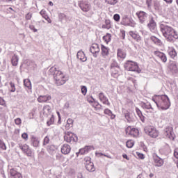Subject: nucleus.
<instances>
[{
    "label": "nucleus",
    "mask_w": 178,
    "mask_h": 178,
    "mask_svg": "<svg viewBox=\"0 0 178 178\" xmlns=\"http://www.w3.org/2000/svg\"><path fill=\"white\" fill-rule=\"evenodd\" d=\"M113 19L115 22H119V20H120V15H119V14H115L113 16Z\"/></svg>",
    "instance_id": "51"
},
{
    "label": "nucleus",
    "mask_w": 178,
    "mask_h": 178,
    "mask_svg": "<svg viewBox=\"0 0 178 178\" xmlns=\"http://www.w3.org/2000/svg\"><path fill=\"white\" fill-rule=\"evenodd\" d=\"M106 24H104L102 26L103 29H107V30H109L111 29V21L110 20H106L105 22Z\"/></svg>",
    "instance_id": "37"
},
{
    "label": "nucleus",
    "mask_w": 178,
    "mask_h": 178,
    "mask_svg": "<svg viewBox=\"0 0 178 178\" xmlns=\"http://www.w3.org/2000/svg\"><path fill=\"white\" fill-rule=\"evenodd\" d=\"M145 133L152 137V138H156L159 132L156 130V128L152 126H146L144 129Z\"/></svg>",
    "instance_id": "3"
},
{
    "label": "nucleus",
    "mask_w": 178,
    "mask_h": 178,
    "mask_svg": "<svg viewBox=\"0 0 178 178\" xmlns=\"http://www.w3.org/2000/svg\"><path fill=\"white\" fill-rule=\"evenodd\" d=\"M32 16H33V14L29 13L26 15L25 18L26 19V20H30Z\"/></svg>",
    "instance_id": "54"
},
{
    "label": "nucleus",
    "mask_w": 178,
    "mask_h": 178,
    "mask_svg": "<svg viewBox=\"0 0 178 178\" xmlns=\"http://www.w3.org/2000/svg\"><path fill=\"white\" fill-rule=\"evenodd\" d=\"M138 158H140V159H144V154H141V153H138V152H136Z\"/></svg>",
    "instance_id": "60"
},
{
    "label": "nucleus",
    "mask_w": 178,
    "mask_h": 178,
    "mask_svg": "<svg viewBox=\"0 0 178 178\" xmlns=\"http://www.w3.org/2000/svg\"><path fill=\"white\" fill-rule=\"evenodd\" d=\"M122 26H130V18L127 15H124L121 22Z\"/></svg>",
    "instance_id": "24"
},
{
    "label": "nucleus",
    "mask_w": 178,
    "mask_h": 178,
    "mask_svg": "<svg viewBox=\"0 0 178 178\" xmlns=\"http://www.w3.org/2000/svg\"><path fill=\"white\" fill-rule=\"evenodd\" d=\"M81 93L83 95H86L87 94V87L82 86H81Z\"/></svg>",
    "instance_id": "47"
},
{
    "label": "nucleus",
    "mask_w": 178,
    "mask_h": 178,
    "mask_svg": "<svg viewBox=\"0 0 178 178\" xmlns=\"http://www.w3.org/2000/svg\"><path fill=\"white\" fill-rule=\"evenodd\" d=\"M19 148L24 152V154H26L28 156H31V149H30V147L29 145L24 144V145H19Z\"/></svg>",
    "instance_id": "12"
},
{
    "label": "nucleus",
    "mask_w": 178,
    "mask_h": 178,
    "mask_svg": "<svg viewBox=\"0 0 178 178\" xmlns=\"http://www.w3.org/2000/svg\"><path fill=\"white\" fill-rule=\"evenodd\" d=\"M10 92H15V91H16V87L13 82H10Z\"/></svg>",
    "instance_id": "39"
},
{
    "label": "nucleus",
    "mask_w": 178,
    "mask_h": 178,
    "mask_svg": "<svg viewBox=\"0 0 178 178\" xmlns=\"http://www.w3.org/2000/svg\"><path fill=\"white\" fill-rule=\"evenodd\" d=\"M121 34H122V40H124L126 37V31L124 30H121Z\"/></svg>",
    "instance_id": "59"
},
{
    "label": "nucleus",
    "mask_w": 178,
    "mask_h": 178,
    "mask_svg": "<svg viewBox=\"0 0 178 178\" xmlns=\"http://www.w3.org/2000/svg\"><path fill=\"white\" fill-rule=\"evenodd\" d=\"M76 58L77 59L81 60V62H86L87 60V57L83 51H79L77 52Z\"/></svg>",
    "instance_id": "22"
},
{
    "label": "nucleus",
    "mask_w": 178,
    "mask_h": 178,
    "mask_svg": "<svg viewBox=\"0 0 178 178\" xmlns=\"http://www.w3.org/2000/svg\"><path fill=\"white\" fill-rule=\"evenodd\" d=\"M150 40L156 44V45H161L162 44V41H161V39L152 36L150 37Z\"/></svg>",
    "instance_id": "30"
},
{
    "label": "nucleus",
    "mask_w": 178,
    "mask_h": 178,
    "mask_svg": "<svg viewBox=\"0 0 178 178\" xmlns=\"http://www.w3.org/2000/svg\"><path fill=\"white\" fill-rule=\"evenodd\" d=\"M153 161L154 166H156L157 168H161V166H163V159H161V157L158 156V155L156 154L153 156Z\"/></svg>",
    "instance_id": "11"
},
{
    "label": "nucleus",
    "mask_w": 178,
    "mask_h": 178,
    "mask_svg": "<svg viewBox=\"0 0 178 178\" xmlns=\"http://www.w3.org/2000/svg\"><path fill=\"white\" fill-rule=\"evenodd\" d=\"M31 144L32 145H33L34 147H39L40 145V140H38V138L33 136L31 138Z\"/></svg>",
    "instance_id": "26"
},
{
    "label": "nucleus",
    "mask_w": 178,
    "mask_h": 178,
    "mask_svg": "<svg viewBox=\"0 0 178 178\" xmlns=\"http://www.w3.org/2000/svg\"><path fill=\"white\" fill-rule=\"evenodd\" d=\"M139 118H140L141 122H143V123H144V122H145V117H144V115H143V114L141 115H139Z\"/></svg>",
    "instance_id": "62"
},
{
    "label": "nucleus",
    "mask_w": 178,
    "mask_h": 178,
    "mask_svg": "<svg viewBox=\"0 0 178 178\" xmlns=\"http://www.w3.org/2000/svg\"><path fill=\"white\" fill-rule=\"evenodd\" d=\"M166 3H172L173 2V0H163Z\"/></svg>",
    "instance_id": "63"
},
{
    "label": "nucleus",
    "mask_w": 178,
    "mask_h": 178,
    "mask_svg": "<svg viewBox=\"0 0 178 178\" xmlns=\"http://www.w3.org/2000/svg\"><path fill=\"white\" fill-rule=\"evenodd\" d=\"M99 98L100 99V101L104 104V105H108L109 106V105H111V103L109 102V100L108 99V98L105 96V95H104L103 92H100L99 94Z\"/></svg>",
    "instance_id": "20"
},
{
    "label": "nucleus",
    "mask_w": 178,
    "mask_h": 178,
    "mask_svg": "<svg viewBox=\"0 0 178 178\" xmlns=\"http://www.w3.org/2000/svg\"><path fill=\"white\" fill-rule=\"evenodd\" d=\"M105 115H112V111L109 109H105L104 110Z\"/></svg>",
    "instance_id": "58"
},
{
    "label": "nucleus",
    "mask_w": 178,
    "mask_h": 178,
    "mask_svg": "<svg viewBox=\"0 0 178 178\" xmlns=\"http://www.w3.org/2000/svg\"><path fill=\"white\" fill-rule=\"evenodd\" d=\"M126 134H128V136H131L132 137H137L138 136V129L136 128H132L131 127H128L126 130Z\"/></svg>",
    "instance_id": "10"
},
{
    "label": "nucleus",
    "mask_w": 178,
    "mask_h": 178,
    "mask_svg": "<svg viewBox=\"0 0 178 178\" xmlns=\"http://www.w3.org/2000/svg\"><path fill=\"white\" fill-rule=\"evenodd\" d=\"M160 30L167 41L172 42L173 40L178 39V33L172 26L165 24H161L160 25Z\"/></svg>",
    "instance_id": "1"
},
{
    "label": "nucleus",
    "mask_w": 178,
    "mask_h": 178,
    "mask_svg": "<svg viewBox=\"0 0 178 178\" xmlns=\"http://www.w3.org/2000/svg\"><path fill=\"white\" fill-rule=\"evenodd\" d=\"M22 138H24V140H29V135L27 134V133L22 134Z\"/></svg>",
    "instance_id": "55"
},
{
    "label": "nucleus",
    "mask_w": 178,
    "mask_h": 178,
    "mask_svg": "<svg viewBox=\"0 0 178 178\" xmlns=\"http://www.w3.org/2000/svg\"><path fill=\"white\" fill-rule=\"evenodd\" d=\"M47 144H49V138L48 136H46L44 138V141H43V145H47Z\"/></svg>",
    "instance_id": "48"
},
{
    "label": "nucleus",
    "mask_w": 178,
    "mask_h": 178,
    "mask_svg": "<svg viewBox=\"0 0 178 178\" xmlns=\"http://www.w3.org/2000/svg\"><path fill=\"white\" fill-rule=\"evenodd\" d=\"M64 140L66 143H69L70 144V135H65L64 136Z\"/></svg>",
    "instance_id": "50"
},
{
    "label": "nucleus",
    "mask_w": 178,
    "mask_h": 178,
    "mask_svg": "<svg viewBox=\"0 0 178 178\" xmlns=\"http://www.w3.org/2000/svg\"><path fill=\"white\" fill-rule=\"evenodd\" d=\"M147 27L152 33H155V31H156V22H155L154 18H151L149 24H147Z\"/></svg>",
    "instance_id": "13"
},
{
    "label": "nucleus",
    "mask_w": 178,
    "mask_h": 178,
    "mask_svg": "<svg viewBox=\"0 0 178 178\" xmlns=\"http://www.w3.org/2000/svg\"><path fill=\"white\" fill-rule=\"evenodd\" d=\"M143 108H145V109H152L154 110V108H152V106L151 105V104H145L144 103L143 105Z\"/></svg>",
    "instance_id": "43"
},
{
    "label": "nucleus",
    "mask_w": 178,
    "mask_h": 178,
    "mask_svg": "<svg viewBox=\"0 0 178 178\" xmlns=\"http://www.w3.org/2000/svg\"><path fill=\"white\" fill-rule=\"evenodd\" d=\"M111 72L114 73V74H118V72H119V70H120V67H119V64H118L115 61H113L111 63Z\"/></svg>",
    "instance_id": "18"
},
{
    "label": "nucleus",
    "mask_w": 178,
    "mask_h": 178,
    "mask_svg": "<svg viewBox=\"0 0 178 178\" xmlns=\"http://www.w3.org/2000/svg\"><path fill=\"white\" fill-rule=\"evenodd\" d=\"M43 112H48V113H49V112H51V106L48 105L44 106L43 107Z\"/></svg>",
    "instance_id": "45"
},
{
    "label": "nucleus",
    "mask_w": 178,
    "mask_h": 178,
    "mask_svg": "<svg viewBox=\"0 0 178 178\" xmlns=\"http://www.w3.org/2000/svg\"><path fill=\"white\" fill-rule=\"evenodd\" d=\"M124 67L126 70H128L129 72H136L137 73H140L138 65L136 64V63L133 61L128 60L124 64Z\"/></svg>",
    "instance_id": "4"
},
{
    "label": "nucleus",
    "mask_w": 178,
    "mask_h": 178,
    "mask_svg": "<svg viewBox=\"0 0 178 178\" xmlns=\"http://www.w3.org/2000/svg\"><path fill=\"white\" fill-rule=\"evenodd\" d=\"M164 136L166 138H169V140H175V132H173V127H168L164 129Z\"/></svg>",
    "instance_id": "6"
},
{
    "label": "nucleus",
    "mask_w": 178,
    "mask_h": 178,
    "mask_svg": "<svg viewBox=\"0 0 178 178\" xmlns=\"http://www.w3.org/2000/svg\"><path fill=\"white\" fill-rule=\"evenodd\" d=\"M90 51L94 58H97L98 56L97 54H99V45L97 43H93L90 48Z\"/></svg>",
    "instance_id": "9"
},
{
    "label": "nucleus",
    "mask_w": 178,
    "mask_h": 178,
    "mask_svg": "<svg viewBox=\"0 0 178 178\" xmlns=\"http://www.w3.org/2000/svg\"><path fill=\"white\" fill-rule=\"evenodd\" d=\"M118 56L121 59H124L126 58V52L121 49H118Z\"/></svg>",
    "instance_id": "31"
},
{
    "label": "nucleus",
    "mask_w": 178,
    "mask_h": 178,
    "mask_svg": "<svg viewBox=\"0 0 178 178\" xmlns=\"http://www.w3.org/2000/svg\"><path fill=\"white\" fill-rule=\"evenodd\" d=\"M55 120V118L54 117H51L49 120V121H48L47 123V125L48 126H51V124H54V122Z\"/></svg>",
    "instance_id": "49"
},
{
    "label": "nucleus",
    "mask_w": 178,
    "mask_h": 178,
    "mask_svg": "<svg viewBox=\"0 0 178 178\" xmlns=\"http://www.w3.org/2000/svg\"><path fill=\"white\" fill-rule=\"evenodd\" d=\"M47 151L49 152H54V151H55V146L54 145L47 146Z\"/></svg>",
    "instance_id": "46"
},
{
    "label": "nucleus",
    "mask_w": 178,
    "mask_h": 178,
    "mask_svg": "<svg viewBox=\"0 0 178 178\" xmlns=\"http://www.w3.org/2000/svg\"><path fill=\"white\" fill-rule=\"evenodd\" d=\"M74 120L72 118H69L67 120V124L65 125V129H67V130H69V129H71V127H73V123H74Z\"/></svg>",
    "instance_id": "29"
},
{
    "label": "nucleus",
    "mask_w": 178,
    "mask_h": 178,
    "mask_svg": "<svg viewBox=\"0 0 178 178\" xmlns=\"http://www.w3.org/2000/svg\"><path fill=\"white\" fill-rule=\"evenodd\" d=\"M70 151H72V147L68 144H64L61 147V152L64 155L70 154Z\"/></svg>",
    "instance_id": "17"
},
{
    "label": "nucleus",
    "mask_w": 178,
    "mask_h": 178,
    "mask_svg": "<svg viewBox=\"0 0 178 178\" xmlns=\"http://www.w3.org/2000/svg\"><path fill=\"white\" fill-rule=\"evenodd\" d=\"M79 6L83 12H90L91 10V5L87 1H79Z\"/></svg>",
    "instance_id": "8"
},
{
    "label": "nucleus",
    "mask_w": 178,
    "mask_h": 178,
    "mask_svg": "<svg viewBox=\"0 0 178 178\" xmlns=\"http://www.w3.org/2000/svg\"><path fill=\"white\" fill-rule=\"evenodd\" d=\"M105 2L108 3V5H116L118 3V0H105Z\"/></svg>",
    "instance_id": "42"
},
{
    "label": "nucleus",
    "mask_w": 178,
    "mask_h": 178,
    "mask_svg": "<svg viewBox=\"0 0 178 178\" xmlns=\"http://www.w3.org/2000/svg\"><path fill=\"white\" fill-rule=\"evenodd\" d=\"M156 98H159V101L156 102L155 97H152V101L155 102L157 108H161L162 111H166V109H169L170 107V100L169 97L166 95H163L161 96L155 95Z\"/></svg>",
    "instance_id": "2"
},
{
    "label": "nucleus",
    "mask_w": 178,
    "mask_h": 178,
    "mask_svg": "<svg viewBox=\"0 0 178 178\" xmlns=\"http://www.w3.org/2000/svg\"><path fill=\"white\" fill-rule=\"evenodd\" d=\"M111 37H112V35L110 33H106V35L103 37V40H104L106 42H109V41H111Z\"/></svg>",
    "instance_id": "38"
},
{
    "label": "nucleus",
    "mask_w": 178,
    "mask_h": 178,
    "mask_svg": "<svg viewBox=\"0 0 178 178\" xmlns=\"http://www.w3.org/2000/svg\"><path fill=\"white\" fill-rule=\"evenodd\" d=\"M51 99H52L51 95H41L38 97V102L40 103L47 102V101H51Z\"/></svg>",
    "instance_id": "21"
},
{
    "label": "nucleus",
    "mask_w": 178,
    "mask_h": 178,
    "mask_svg": "<svg viewBox=\"0 0 178 178\" xmlns=\"http://www.w3.org/2000/svg\"><path fill=\"white\" fill-rule=\"evenodd\" d=\"M9 173L12 178H23L22 173L16 171L14 168L10 169Z\"/></svg>",
    "instance_id": "16"
},
{
    "label": "nucleus",
    "mask_w": 178,
    "mask_h": 178,
    "mask_svg": "<svg viewBox=\"0 0 178 178\" xmlns=\"http://www.w3.org/2000/svg\"><path fill=\"white\" fill-rule=\"evenodd\" d=\"M85 161H86L85 163L86 169L88 172H95V168H94V163L91 162V158L86 157Z\"/></svg>",
    "instance_id": "7"
},
{
    "label": "nucleus",
    "mask_w": 178,
    "mask_h": 178,
    "mask_svg": "<svg viewBox=\"0 0 178 178\" xmlns=\"http://www.w3.org/2000/svg\"><path fill=\"white\" fill-rule=\"evenodd\" d=\"M124 116L129 123H130V122H133V118H131V115L130 114V113H126Z\"/></svg>",
    "instance_id": "36"
},
{
    "label": "nucleus",
    "mask_w": 178,
    "mask_h": 178,
    "mask_svg": "<svg viewBox=\"0 0 178 178\" xmlns=\"http://www.w3.org/2000/svg\"><path fill=\"white\" fill-rule=\"evenodd\" d=\"M63 79L65 78H60L58 81H56V86H63L66 83V81Z\"/></svg>",
    "instance_id": "35"
},
{
    "label": "nucleus",
    "mask_w": 178,
    "mask_h": 178,
    "mask_svg": "<svg viewBox=\"0 0 178 178\" xmlns=\"http://www.w3.org/2000/svg\"><path fill=\"white\" fill-rule=\"evenodd\" d=\"M109 54V50L105 46L102 45V55L103 56H107Z\"/></svg>",
    "instance_id": "32"
},
{
    "label": "nucleus",
    "mask_w": 178,
    "mask_h": 178,
    "mask_svg": "<svg viewBox=\"0 0 178 178\" xmlns=\"http://www.w3.org/2000/svg\"><path fill=\"white\" fill-rule=\"evenodd\" d=\"M168 54L170 56V58H172V59H175V58H176V56H177V52L173 48H170L168 49Z\"/></svg>",
    "instance_id": "25"
},
{
    "label": "nucleus",
    "mask_w": 178,
    "mask_h": 178,
    "mask_svg": "<svg viewBox=\"0 0 178 178\" xmlns=\"http://www.w3.org/2000/svg\"><path fill=\"white\" fill-rule=\"evenodd\" d=\"M50 73L53 74L55 81H58L59 79H65V75L61 71L57 70L55 67H52L49 70Z\"/></svg>",
    "instance_id": "5"
},
{
    "label": "nucleus",
    "mask_w": 178,
    "mask_h": 178,
    "mask_svg": "<svg viewBox=\"0 0 178 178\" xmlns=\"http://www.w3.org/2000/svg\"><path fill=\"white\" fill-rule=\"evenodd\" d=\"M154 55H156L157 58H159V59H161V60H162V62H163L164 63H166V62L168 61L166 54L164 53H162L161 51H154Z\"/></svg>",
    "instance_id": "15"
},
{
    "label": "nucleus",
    "mask_w": 178,
    "mask_h": 178,
    "mask_svg": "<svg viewBox=\"0 0 178 178\" xmlns=\"http://www.w3.org/2000/svg\"><path fill=\"white\" fill-rule=\"evenodd\" d=\"M30 30H33V33H37L38 30L35 29V26L34 25H30L29 26Z\"/></svg>",
    "instance_id": "56"
},
{
    "label": "nucleus",
    "mask_w": 178,
    "mask_h": 178,
    "mask_svg": "<svg viewBox=\"0 0 178 178\" xmlns=\"http://www.w3.org/2000/svg\"><path fill=\"white\" fill-rule=\"evenodd\" d=\"M129 34L132 37V38H134V40H136V41H140V40H141L140 35L134 33V31H129Z\"/></svg>",
    "instance_id": "27"
},
{
    "label": "nucleus",
    "mask_w": 178,
    "mask_h": 178,
    "mask_svg": "<svg viewBox=\"0 0 178 178\" xmlns=\"http://www.w3.org/2000/svg\"><path fill=\"white\" fill-rule=\"evenodd\" d=\"M169 70H170L172 74H178V65L176 63L173 62L171 63L168 67Z\"/></svg>",
    "instance_id": "14"
},
{
    "label": "nucleus",
    "mask_w": 178,
    "mask_h": 178,
    "mask_svg": "<svg viewBox=\"0 0 178 178\" xmlns=\"http://www.w3.org/2000/svg\"><path fill=\"white\" fill-rule=\"evenodd\" d=\"M15 124H17V126H19V124H22V119H20V118L15 119Z\"/></svg>",
    "instance_id": "53"
},
{
    "label": "nucleus",
    "mask_w": 178,
    "mask_h": 178,
    "mask_svg": "<svg viewBox=\"0 0 178 178\" xmlns=\"http://www.w3.org/2000/svg\"><path fill=\"white\" fill-rule=\"evenodd\" d=\"M137 178H144V175H143V174H140Z\"/></svg>",
    "instance_id": "64"
},
{
    "label": "nucleus",
    "mask_w": 178,
    "mask_h": 178,
    "mask_svg": "<svg viewBox=\"0 0 178 178\" xmlns=\"http://www.w3.org/2000/svg\"><path fill=\"white\" fill-rule=\"evenodd\" d=\"M146 4L147 5V8H151L152 6V0H146Z\"/></svg>",
    "instance_id": "52"
},
{
    "label": "nucleus",
    "mask_w": 178,
    "mask_h": 178,
    "mask_svg": "<svg viewBox=\"0 0 178 178\" xmlns=\"http://www.w3.org/2000/svg\"><path fill=\"white\" fill-rule=\"evenodd\" d=\"M154 6L156 10H159V9H161V3L159 1L155 0L154 1Z\"/></svg>",
    "instance_id": "34"
},
{
    "label": "nucleus",
    "mask_w": 178,
    "mask_h": 178,
    "mask_svg": "<svg viewBox=\"0 0 178 178\" xmlns=\"http://www.w3.org/2000/svg\"><path fill=\"white\" fill-rule=\"evenodd\" d=\"M0 105H2L3 106L6 105V103H5V100L3 98L0 97Z\"/></svg>",
    "instance_id": "57"
},
{
    "label": "nucleus",
    "mask_w": 178,
    "mask_h": 178,
    "mask_svg": "<svg viewBox=\"0 0 178 178\" xmlns=\"http://www.w3.org/2000/svg\"><path fill=\"white\" fill-rule=\"evenodd\" d=\"M136 111L138 116H140L141 115H143V113H141V111H140V109H138V108H136Z\"/></svg>",
    "instance_id": "61"
},
{
    "label": "nucleus",
    "mask_w": 178,
    "mask_h": 178,
    "mask_svg": "<svg viewBox=\"0 0 178 178\" xmlns=\"http://www.w3.org/2000/svg\"><path fill=\"white\" fill-rule=\"evenodd\" d=\"M0 148L3 149V151L6 150V145L3 141L0 140Z\"/></svg>",
    "instance_id": "44"
},
{
    "label": "nucleus",
    "mask_w": 178,
    "mask_h": 178,
    "mask_svg": "<svg viewBox=\"0 0 178 178\" xmlns=\"http://www.w3.org/2000/svg\"><path fill=\"white\" fill-rule=\"evenodd\" d=\"M59 20L61 22V23H66L69 21H70L71 18L70 17L66 16V15L63 13H60L58 15Z\"/></svg>",
    "instance_id": "23"
},
{
    "label": "nucleus",
    "mask_w": 178,
    "mask_h": 178,
    "mask_svg": "<svg viewBox=\"0 0 178 178\" xmlns=\"http://www.w3.org/2000/svg\"><path fill=\"white\" fill-rule=\"evenodd\" d=\"M127 148H133V146L134 145V142L131 140H128L126 144Z\"/></svg>",
    "instance_id": "40"
},
{
    "label": "nucleus",
    "mask_w": 178,
    "mask_h": 178,
    "mask_svg": "<svg viewBox=\"0 0 178 178\" xmlns=\"http://www.w3.org/2000/svg\"><path fill=\"white\" fill-rule=\"evenodd\" d=\"M24 86L29 88V90H31V81H30V79H24Z\"/></svg>",
    "instance_id": "33"
},
{
    "label": "nucleus",
    "mask_w": 178,
    "mask_h": 178,
    "mask_svg": "<svg viewBox=\"0 0 178 178\" xmlns=\"http://www.w3.org/2000/svg\"><path fill=\"white\" fill-rule=\"evenodd\" d=\"M136 15L140 23H144L145 20H147V13H145V12L140 11L139 13H137Z\"/></svg>",
    "instance_id": "19"
},
{
    "label": "nucleus",
    "mask_w": 178,
    "mask_h": 178,
    "mask_svg": "<svg viewBox=\"0 0 178 178\" xmlns=\"http://www.w3.org/2000/svg\"><path fill=\"white\" fill-rule=\"evenodd\" d=\"M11 63L13 66H16L19 63V57L16 54L12 57Z\"/></svg>",
    "instance_id": "28"
},
{
    "label": "nucleus",
    "mask_w": 178,
    "mask_h": 178,
    "mask_svg": "<svg viewBox=\"0 0 178 178\" xmlns=\"http://www.w3.org/2000/svg\"><path fill=\"white\" fill-rule=\"evenodd\" d=\"M70 144H73V143H76L77 141L78 138L76 136H70Z\"/></svg>",
    "instance_id": "41"
}]
</instances>
